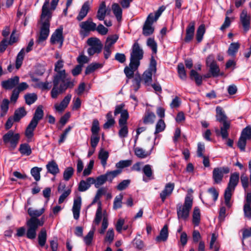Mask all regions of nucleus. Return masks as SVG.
I'll return each mask as SVG.
<instances>
[{
	"label": "nucleus",
	"mask_w": 251,
	"mask_h": 251,
	"mask_svg": "<svg viewBox=\"0 0 251 251\" xmlns=\"http://www.w3.org/2000/svg\"><path fill=\"white\" fill-rule=\"evenodd\" d=\"M64 61L58 60L54 65L55 74L53 76V88L50 94L52 99L57 98L59 94L63 93L68 89H72L75 86V79L69 76L63 69Z\"/></svg>",
	"instance_id": "f257e3e1"
},
{
	"label": "nucleus",
	"mask_w": 251,
	"mask_h": 251,
	"mask_svg": "<svg viewBox=\"0 0 251 251\" xmlns=\"http://www.w3.org/2000/svg\"><path fill=\"white\" fill-rule=\"evenodd\" d=\"M59 0H52L50 8H49L50 0H46L42 8L41 15V26L39 35L36 42L42 44L48 38L50 34V22L52 17V11L54 10Z\"/></svg>",
	"instance_id": "f03ea898"
},
{
	"label": "nucleus",
	"mask_w": 251,
	"mask_h": 251,
	"mask_svg": "<svg viewBox=\"0 0 251 251\" xmlns=\"http://www.w3.org/2000/svg\"><path fill=\"white\" fill-rule=\"evenodd\" d=\"M45 211V208L34 209L29 207L27 212L31 218L26 221L27 230L26 233V237L29 239H34L36 236V231L39 226H42L44 221L37 218L40 216Z\"/></svg>",
	"instance_id": "7ed1b4c3"
},
{
	"label": "nucleus",
	"mask_w": 251,
	"mask_h": 251,
	"mask_svg": "<svg viewBox=\"0 0 251 251\" xmlns=\"http://www.w3.org/2000/svg\"><path fill=\"white\" fill-rule=\"evenodd\" d=\"M239 178L240 175L239 173L237 172L231 173L230 176L227 186L224 192L225 202L228 207H231V204L230 201L232 194L239 182Z\"/></svg>",
	"instance_id": "20e7f679"
},
{
	"label": "nucleus",
	"mask_w": 251,
	"mask_h": 251,
	"mask_svg": "<svg viewBox=\"0 0 251 251\" xmlns=\"http://www.w3.org/2000/svg\"><path fill=\"white\" fill-rule=\"evenodd\" d=\"M193 205V199L190 196L185 198L183 204H178L176 206L177 216L178 220H186L189 216L190 211Z\"/></svg>",
	"instance_id": "39448f33"
},
{
	"label": "nucleus",
	"mask_w": 251,
	"mask_h": 251,
	"mask_svg": "<svg viewBox=\"0 0 251 251\" xmlns=\"http://www.w3.org/2000/svg\"><path fill=\"white\" fill-rule=\"evenodd\" d=\"M144 51L137 42H135L132 46L130 53V66L134 68H138L140 65V61L143 58Z\"/></svg>",
	"instance_id": "423d86ee"
},
{
	"label": "nucleus",
	"mask_w": 251,
	"mask_h": 251,
	"mask_svg": "<svg viewBox=\"0 0 251 251\" xmlns=\"http://www.w3.org/2000/svg\"><path fill=\"white\" fill-rule=\"evenodd\" d=\"M87 44L89 46L87 49V53L89 56H92L95 53L99 54L101 51L103 46L99 38H89L87 41Z\"/></svg>",
	"instance_id": "0eeeda50"
},
{
	"label": "nucleus",
	"mask_w": 251,
	"mask_h": 251,
	"mask_svg": "<svg viewBox=\"0 0 251 251\" xmlns=\"http://www.w3.org/2000/svg\"><path fill=\"white\" fill-rule=\"evenodd\" d=\"M79 25L81 28L79 31L80 35L83 37L87 36L91 31H94L96 29V24L93 22L91 18L81 22Z\"/></svg>",
	"instance_id": "6e6552de"
},
{
	"label": "nucleus",
	"mask_w": 251,
	"mask_h": 251,
	"mask_svg": "<svg viewBox=\"0 0 251 251\" xmlns=\"http://www.w3.org/2000/svg\"><path fill=\"white\" fill-rule=\"evenodd\" d=\"M230 172L228 167L215 168L212 172V178L214 184H220L223 179L224 174H227Z\"/></svg>",
	"instance_id": "1a4fd4ad"
},
{
	"label": "nucleus",
	"mask_w": 251,
	"mask_h": 251,
	"mask_svg": "<svg viewBox=\"0 0 251 251\" xmlns=\"http://www.w3.org/2000/svg\"><path fill=\"white\" fill-rule=\"evenodd\" d=\"M20 137L19 133H14L12 130H10L3 136L2 139L4 144L9 143L10 147L14 149L16 147Z\"/></svg>",
	"instance_id": "9d476101"
},
{
	"label": "nucleus",
	"mask_w": 251,
	"mask_h": 251,
	"mask_svg": "<svg viewBox=\"0 0 251 251\" xmlns=\"http://www.w3.org/2000/svg\"><path fill=\"white\" fill-rule=\"evenodd\" d=\"M206 63L209 67V72L213 77H217L220 75V70L214 59L213 55H209L206 58Z\"/></svg>",
	"instance_id": "9b49d317"
},
{
	"label": "nucleus",
	"mask_w": 251,
	"mask_h": 251,
	"mask_svg": "<svg viewBox=\"0 0 251 251\" xmlns=\"http://www.w3.org/2000/svg\"><path fill=\"white\" fill-rule=\"evenodd\" d=\"M251 19V16L248 14L247 11L244 9L240 14V21L245 32H247L250 29Z\"/></svg>",
	"instance_id": "f8f14e48"
},
{
	"label": "nucleus",
	"mask_w": 251,
	"mask_h": 251,
	"mask_svg": "<svg viewBox=\"0 0 251 251\" xmlns=\"http://www.w3.org/2000/svg\"><path fill=\"white\" fill-rule=\"evenodd\" d=\"M20 77L18 76H14L7 80L2 81L1 85L2 88L6 90H11L15 88L19 83Z\"/></svg>",
	"instance_id": "ddd939ff"
},
{
	"label": "nucleus",
	"mask_w": 251,
	"mask_h": 251,
	"mask_svg": "<svg viewBox=\"0 0 251 251\" xmlns=\"http://www.w3.org/2000/svg\"><path fill=\"white\" fill-rule=\"evenodd\" d=\"M244 216L251 219V192L246 194L243 206Z\"/></svg>",
	"instance_id": "4468645a"
},
{
	"label": "nucleus",
	"mask_w": 251,
	"mask_h": 251,
	"mask_svg": "<svg viewBox=\"0 0 251 251\" xmlns=\"http://www.w3.org/2000/svg\"><path fill=\"white\" fill-rule=\"evenodd\" d=\"M64 41L63 36V28H59L56 29L52 33L50 37V43L52 44L59 43L62 46Z\"/></svg>",
	"instance_id": "2eb2a0df"
},
{
	"label": "nucleus",
	"mask_w": 251,
	"mask_h": 251,
	"mask_svg": "<svg viewBox=\"0 0 251 251\" xmlns=\"http://www.w3.org/2000/svg\"><path fill=\"white\" fill-rule=\"evenodd\" d=\"M175 188V184L172 182L167 183L164 189L160 193V198L162 202H164L167 198L171 195Z\"/></svg>",
	"instance_id": "dca6fc26"
},
{
	"label": "nucleus",
	"mask_w": 251,
	"mask_h": 251,
	"mask_svg": "<svg viewBox=\"0 0 251 251\" xmlns=\"http://www.w3.org/2000/svg\"><path fill=\"white\" fill-rule=\"evenodd\" d=\"M195 30V22L191 21L186 27V36L184 41L186 43L190 42L194 38Z\"/></svg>",
	"instance_id": "f3484780"
},
{
	"label": "nucleus",
	"mask_w": 251,
	"mask_h": 251,
	"mask_svg": "<svg viewBox=\"0 0 251 251\" xmlns=\"http://www.w3.org/2000/svg\"><path fill=\"white\" fill-rule=\"evenodd\" d=\"M81 205V198L79 196L74 199L72 211L73 217L75 220H78L79 217L80 210Z\"/></svg>",
	"instance_id": "a211bd4d"
},
{
	"label": "nucleus",
	"mask_w": 251,
	"mask_h": 251,
	"mask_svg": "<svg viewBox=\"0 0 251 251\" xmlns=\"http://www.w3.org/2000/svg\"><path fill=\"white\" fill-rule=\"evenodd\" d=\"M90 9V3L89 1H85L82 5L80 10L76 17L78 21L82 20L87 15Z\"/></svg>",
	"instance_id": "6ab92c4d"
},
{
	"label": "nucleus",
	"mask_w": 251,
	"mask_h": 251,
	"mask_svg": "<svg viewBox=\"0 0 251 251\" xmlns=\"http://www.w3.org/2000/svg\"><path fill=\"white\" fill-rule=\"evenodd\" d=\"M168 229L167 225L164 226L163 228L161 229L159 234L156 237L155 240L157 243L161 242H165L168 238Z\"/></svg>",
	"instance_id": "aec40b11"
},
{
	"label": "nucleus",
	"mask_w": 251,
	"mask_h": 251,
	"mask_svg": "<svg viewBox=\"0 0 251 251\" xmlns=\"http://www.w3.org/2000/svg\"><path fill=\"white\" fill-rule=\"evenodd\" d=\"M88 180L95 185V187L96 188H99L100 186L104 184L107 181L104 174L97 176L96 178L89 177Z\"/></svg>",
	"instance_id": "412c9836"
},
{
	"label": "nucleus",
	"mask_w": 251,
	"mask_h": 251,
	"mask_svg": "<svg viewBox=\"0 0 251 251\" xmlns=\"http://www.w3.org/2000/svg\"><path fill=\"white\" fill-rule=\"evenodd\" d=\"M44 116V111L42 106H38L35 110L33 117L30 122L38 125L39 122L42 119Z\"/></svg>",
	"instance_id": "4be33fe9"
},
{
	"label": "nucleus",
	"mask_w": 251,
	"mask_h": 251,
	"mask_svg": "<svg viewBox=\"0 0 251 251\" xmlns=\"http://www.w3.org/2000/svg\"><path fill=\"white\" fill-rule=\"evenodd\" d=\"M46 168L47 169L48 173L54 176L56 175L59 172V169L58 165L54 160L49 161L46 165Z\"/></svg>",
	"instance_id": "5701e85b"
},
{
	"label": "nucleus",
	"mask_w": 251,
	"mask_h": 251,
	"mask_svg": "<svg viewBox=\"0 0 251 251\" xmlns=\"http://www.w3.org/2000/svg\"><path fill=\"white\" fill-rule=\"evenodd\" d=\"M37 125L29 123L25 131V136L27 139V141L30 142L34 135V131Z\"/></svg>",
	"instance_id": "b1692460"
},
{
	"label": "nucleus",
	"mask_w": 251,
	"mask_h": 251,
	"mask_svg": "<svg viewBox=\"0 0 251 251\" xmlns=\"http://www.w3.org/2000/svg\"><path fill=\"white\" fill-rule=\"evenodd\" d=\"M107 9L106 4L104 1H102L100 5L97 12V18L100 21L104 20L106 13Z\"/></svg>",
	"instance_id": "393cba45"
},
{
	"label": "nucleus",
	"mask_w": 251,
	"mask_h": 251,
	"mask_svg": "<svg viewBox=\"0 0 251 251\" xmlns=\"http://www.w3.org/2000/svg\"><path fill=\"white\" fill-rule=\"evenodd\" d=\"M26 115V112L24 107H21L15 111L14 116V121L15 122H19L23 117Z\"/></svg>",
	"instance_id": "a878e982"
},
{
	"label": "nucleus",
	"mask_w": 251,
	"mask_h": 251,
	"mask_svg": "<svg viewBox=\"0 0 251 251\" xmlns=\"http://www.w3.org/2000/svg\"><path fill=\"white\" fill-rule=\"evenodd\" d=\"M216 119L220 123H222L223 125L225 122H228L226 121L227 117L225 115L224 111L223 110L222 107L217 106L216 107Z\"/></svg>",
	"instance_id": "bb28decb"
},
{
	"label": "nucleus",
	"mask_w": 251,
	"mask_h": 251,
	"mask_svg": "<svg viewBox=\"0 0 251 251\" xmlns=\"http://www.w3.org/2000/svg\"><path fill=\"white\" fill-rule=\"evenodd\" d=\"M121 173L122 171L121 170H115L111 171H107L104 175L105 176L106 181L111 183L113 179L119 175Z\"/></svg>",
	"instance_id": "cd10ccee"
},
{
	"label": "nucleus",
	"mask_w": 251,
	"mask_h": 251,
	"mask_svg": "<svg viewBox=\"0 0 251 251\" xmlns=\"http://www.w3.org/2000/svg\"><path fill=\"white\" fill-rule=\"evenodd\" d=\"M47 238V234L46 230L42 228L40 230L38 236V244L41 247H44L46 243Z\"/></svg>",
	"instance_id": "c85d7f7f"
},
{
	"label": "nucleus",
	"mask_w": 251,
	"mask_h": 251,
	"mask_svg": "<svg viewBox=\"0 0 251 251\" xmlns=\"http://www.w3.org/2000/svg\"><path fill=\"white\" fill-rule=\"evenodd\" d=\"M240 48V44L238 42L232 43L230 44L227 53L228 55L235 56Z\"/></svg>",
	"instance_id": "c756f323"
},
{
	"label": "nucleus",
	"mask_w": 251,
	"mask_h": 251,
	"mask_svg": "<svg viewBox=\"0 0 251 251\" xmlns=\"http://www.w3.org/2000/svg\"><path fill=\"white\" fill-rule=\"evenodd\" d=\"M154 30L152 25L148 24V20L145 21L143 26V34L145 36H149L151 35Z\"/></svg>",
	"instance_id": "7c9ffc66"
},
{
	"label": "nucleus",
	"mask_w": 251,
	"mask_h": 251,
	"mask_svg": "<svg viewBox=\"0 0 251 251\" xmlns=\"http://www.w3.org/2000/svg\"><path fill=\"white\" fill-rule=\"evenodd\" d=\"M88 177L85 180H81L78 184V190L80 192H84L87 190L91 186V184H93L88 180Z\"/></svg>",
	"instance_id": "2f4dec72"
},
{
	"label": "nucleus",
	"mask_w": 251,
	"mask_h": 251,
	"mask_svg": "<svg viewBox=\"0 0 251 251\" xmlns=\"http://www.w3.org/2000/svg\"><path fill=\"white\" fill-rule=\"evenodd\" d=\"M109 157V153L108 151L101 149L99 153L98 158L100 160L102 166L104 168L107 163V160Z\"/></svg>",
	"instance_id": "473e14b6"
},
{
	"label": "nucleus",
	"mask_w": 251,
	"mask_h": 251,
	"mask_svg": "<svg viewBox=\"0 0 251 251\" xmlns=\"http://www.w3.org/2000/svg\"><path fill=\"white\" fill-rule=\"evenodd\" d=\"M9 101L8 99H4L1 102L0 104V117L4 116L9 109Z\"/></svg>",
	"instance_id": "72a5a7b5"
},
{
	"label": "nucleus",
	"mask_w": 251,
	"mask_h": 251,
	"mask_svg": "<svg viewBox=\"0 0 251 251\" xmlns=\"http://www.w3.org/2000/svg\"><path fill=\"white\" fill-rule=\"evenodd\" d=\"M112 9L114 15L118 21H120L122 18V9L117 3H114L112 6Z\"/></svg>",
	"instance_id": "f704fd0d"
},
{
	"label": "nucleus",
	"mask_w": 251,
	"mask_h": 251,
	"mask_svg": "<svg viewBox=\"0 0 251 251\" xmlns=\"http://www.w3.org/2000/svg\"><path fill=\"white\" fill-rule=\"evenodd\" d=\"M25 49L23 48L18 53L15 62V67L17 69H19L22 66L25 56Z\"/></svg>",
	"instance_id": "c9c22d12"
},
{
	"label": "nucleus",
	"mask_w": 251,
	"mask_h": 251,
	"mask_svg": "<svg viewBox=\"0 0 251 251\" xmlns=\"http://www.w3.org/2000/svg\"><path fill=\"white\" fill-rule=\"evenodd\" d=\"M201 221L200 210L198 207H195L193 213L192 222L195 226H198Z\"/></svg>",
	"instance_id": "e433bc0d"
},
{
	"label": "nucleus",
	"mask_w": 251,
	"mask_h": 251,
	"mask_svg": "<svg viewBox=\"0 0 251 251\" xmlns=\"http://www.w3.org/2000/svg\"><path fill=\"white\" fill-rule=\"evenodd\" d=\"M19 151L22 154L26 156L30 155L32 152L30 146L27 143L21 144L19 149Z\"/></svg>",
	"instance_id": "4c0bfd02"
},
{
	"label": "nucleus",
	"mask_w": 251,
	"mask_h": 251,
	"mask_svg": "<svg viewBox=\"0 0 251 251\" xmlns=\"http://www.w3.org/2000/svg\"><path fill=\"white\" fill-rule=\"evenodd\" d=\"M155 115L154 113L147 111L143 118V122L145 124H153L155 119Z\"/></svg>",
	"instance_id": "58836bf2"
},
{
	"label": "nucleus",
	"mask_w": 251,
	"mask_h": 251,
	"mask_svg": "<svg viewBox=\"0 0 251 251\" xmlns=\"http://www.w3.org/2000/svg\"><path fill=\"white\" fill-rule=\"evenodd\" d=\"M134 152L135 154L138 157L140 158H145L151 154V151L150 152L146 151L142 148L137 147L134 149Z\"/></svg>",
	"instance_id": "ea45409f"
},
{
	"label": "nucleus",
	"mask_w": 251,
	"mask_h": 251,
	"mask_svg": "<svg viewBox=\"0 0 251 251\" xmlns=\"http://www.w3.org/2000/svg\"><path fill=\"white\" fill-rule=\"evenodd\" d=\"M102 67V65L99 63H93L89 65L86 68L85 74V75H89L96 69L101 68Z\"/></svg>",
	"instance_id": "a19ab883"
},
{
	"label": "nucleus",
	"mask_w": 251,
	"mask_h": 251,
	"mask_svg": "<svg viewBox=\"0 0 251 251\" xmlns=\"http://www.w3.org/2000/svg\"><path fill=\"white\" fill-rule=\"evenodd\" d=\"M205 32V25L203 24L200 25L198 27L196 32V39L198 43H200L202 40Z\"/></svg>",
	"instance_id": "79ce46f5"
},
{
	"label": "nucleus",
	"mask_w": 251,
	"mask_h": 251,
	"mask_svg": "<svg viewBox=\"0 0 251 251\" xmlns=\"http://www.w3.org/2000/svg\"><path fill=\"white\" fill-rule=\"evenodd\" d=\"M75 170L72 167H68L65 168L63 174V179L65 181H68L74 174Z\"/></svg>",
	"instance_id": "37998d69"
},
{
	"label": "nucleus",
	"mask_w": 251,
	"mask_h": 251,
	"mask_svg": "<svg viewBox=\"0 0 251 251\" xmlns=\"http://www.w3.org/2000/svg\"><path fill=\"white\" fill-rule=\"evenodd\" d=\"M98 208L96 211L94 222L96 225H99L102 219L101 202L99 201Z\"/></svg>",
	"instance_id": "c03bdc74"
},
{
	"label": "nucleus",
	"mask_w": 251,
	"mask_h": 251,
	"mask_svg": "<svg viewBox=\"0 0 251 251\" xmlns=\"http://www.w3.org/2000/svg\"><path fill=\"white\" fill-rule=\"evenodd\" d=\"M25 103L30 105L35 102L37 100V96L35 93H28L24 96Z\"/></svg>",
	"instance_id": "a18cd8bd"
},
{
	"label": "nucleus",
	"mask_w": 251,
	"mask_h": 251,
	"mask_svg": "<svg viewBox=\"0 0 251 251\" xmlns=\"http://www.w3.org/2000/svg\"><path fill=\"white\" fill-rule=\"evenodd\" d=\"M230 127L229 122H225L220 128V133L223 139L227 138L228 133L227 130Z\"/></svg>",
	"instance_id": "49530a36"
},
{
	"label": "nucleus",
	"mask_w": 251,
	"mask_h": 251,
	"mask_svg": "<svg viewBox=\"0 0 251 251\" xmlns=\"http://www.w3.org/2000/svg\"><path fill=\"white\" fill-rule=\"evenodd\" d=\"M132 164V160L130 159L120 160L116 164V167L117 170H121L130 166Z\"/></svg>",
	"instance_id": "de8ad7c7"
},
{
	"label": "nucleus",
	"mask_w": 251,
	"mask_h": 251,
	"mask_svg": "<svg viewBox=\"0 0 251 251\" xmlns=\"http://www.w3.org/2000/svg\"><path fill=\"white\" fill-rule=\"evenodd\" d=\"M177 69L180 78L183 80H186L187 75L184 65L182 63H179L177 65Z\"/></svg>",
	"instance_id": "09e8293b"
},
{
	"label": "nucleus",
	"mask_w": 251,
	"mask_h": 251,
	"mask_svg": "<svg viewBox=\"0 0 251 251\" xmlns=\"http://www.w3.org/2000/svg\"><path fill=\"white\" fill-rule=\"evenodd\" d=\"M123 199V195L122 194H120L115 197L113 202L114 209L116 210L122 207Z\"/></svg>",
	"instance_id": "8fccbe9b"
},
{
	"label": "nucleus",
	"mask_w": 251,
	"mask_h": 251,
	"mask_svg": "<svg viewBox=\"0 0 251 251\" xmlns=\"http://www.w3.org/2000/svg\"><path fill=\"white\" fill-rule=\"evenodd\" d=\"M95 228L91 230L88 234L83 238V241L86 246H90L92 244L94 238Z\"/></svg>",
	"instance_id": "3c124183"
},
{
	"label": "nucleus",
	"mask_w": 251,
	"mask_h": 251,
	"mask_svg": "<svg viewBox=\"0 0 251 251\" xmlns=\"http://www.w3.org/2000/svg\"><path fill=\"white\" fill-rule=\"evenodd\" d=\"M42 168L34 167L30 170V173L36 181L40 179V172L42 171Z\"/></svg>",
	"instance_id": "603ef678"
},
{
	"label": "nucleus",
	"mask_w": 251,
	"mask_h": 251,
	"mask_svg": "<svg viewBox=\"0 0 251 251\" xmlns=\"http://www.w3.org/2000/svg\"><path fill=\"white\" fill-rule=\"evenodd\" d=\"M153 74L150 72L145 71L143 74V79L145 85L149 86L151 85L152 79V76Z\"/></svg>",
	"instance_id": "864d4df0"
},
{
	"label": "nucleus",
	"mask_w": 251,
	"mask_h": 251,
	"mask_svg": "<svg viewBox=\"0 0 251 251\" xmlns=\"http://www.w3.org/2000/svg\"><path fill=\"white\" fill-rule=\"evenodd\" d=\"M165 127L166 125L164 121L162 119H160L156 123L155 126V130L154 134L156 135L157 133L164 131L165 130Z\"/></svg>",
	"instance_id": "5fc2aeb1"
},
{
	"label": "nucleus",
	"mask_w": 251,
	"mask_h": 251,
	"mask_svg": "<svg viewBox=\"0 0 251 251\" xmlns=\"http://www.w3.org/2000/svg\"><path fill=\"white\" fill-rule=\"evenodd\" d=\"M118 39V36L116 35L108 36L106 40L105 47L111 48V47L117 42Z\"/></svg>",
	"instance_id": "6e6d98bb"
},
{
	"label": "nucleus",
	"mask_w": 251,
	"mask_h": 251,
	"mask_svg": "<svg viewBox=\"0 0 251 251\" xmlns=\"http://www.w3.org/2000/svg\"><path fill=\"white\" fill-rule=\"evenodd\" d=\"M129 118V114L127 110L124 111L121 114V117L119 120V126L126 125L127 120Z\"/></svg>",
	"instance_id": "4d7b16f0"
},
{
	"label": "nucleus",
	"mask_w": 251,
	"mask_h": 251,
	"mask_svg": "<svg viewBox=\"0 0 251 251\" xmlns=\"http://www.w3.org/2000/svg\"><path fill=\"white\" fill-rule=\"evenodd\" d=\"M138 68H134L133 66H130L129 63V67H126L124 69L125 74L126 76L130 79L133 77L134 72Z\"/></svg>",
	"instance_id": "13d9d810"
},
{
	"label": "nucleus",
	"mask_w": 251,
	"mask_h": 251,
	"mask_svg": "<svg viewBox=\"0 0 251 251\" xmlns=\"http://www.w3.org/2000/svg\"><path fill=\"white\" fill-rule=\"evenodd\" d=\"M141 81V76L136 75L132 80V87L135 92H137L140 87V83Z\"/></svg>",
	"instance_id": "bf43d9fd"
},
{
	"label": "nucleus",
	"mask_w": 251,
	"mask_h": 251,
	"mask_svg": "<svg viewBox=\"0 0 251 251\" xmlns=\"http://www.w3.org/2000/svg\"><path fill=\"white\" fill-rule=\"evenodd\" d=\"M34 87L35 88H38L41 89L42 90H49L50 89L51 86L50 85V82L48 81L46 82H38V83L35 84L34 85Z\"/></svg>",
	"instance_id": "052dcab7"
},
{
	"label": "nucleus",
	"mask_w": 251,
	"mask_h": 251,
	"mask_svg": "<svg viewBox=\"0 0 251 251\" xmlns=\"http://www.w3.org/2000/svg\"><path fill=\"white\" fill-rule=\"evenodd\" d=\"M247 140V139L241 135H240L237 143V146L240 149L241 151H245Z\"/></svg>",
	"instance_id": "680f3d73"
},
{
	"label": "nucleus",
	"mask_w": 251,
	"mask_h": 251,
	"mask_svg": "<svg viewBox=\"0 0 251 251\" xmlns=\"http://www.w3.org/2000/svg\"><path fill=\"white\" fill-rule=\"evenodd\" d=\"M114 238V232L112 228H109L106 232L105 237L104 238V241L108 242L109 244H111Z\"/></svg>",
	"instance_id": "e2e57ef3"
},
{
	"label": "nucleus",
	"mask_w": 251,
	"mask_h": 251,
	"mask_svg": "<svg viewBox=\"0 0 251 251\" xmlns=\"http://www.w3.org/2000/svg\"><path fill=\"white\" fill-rule=\"evenodd\" d=\"M143 172L144 173V175L148 178H150V179L152 178L151 177L152 176V170L151 169V165L149 164L145 165L143 169H142Z\"/></svg>",
	"instance_id": "0e129e2a"
},
{
	"label": "nucleus",
	"mask_w": 251,
	"mask_h": 251,
	"mask_svg": "<svg viewBox=\"0 0 251 251\" xmlns=\"http://www.w3.org/2000/svg\"><path fill=\"white\" fill-rule=\"evenodd\" d=\"M94 161L93 160H90L89 163L83 172V175L84 176H88L91 174L92 170L94 167Z\"/></svg>",
	"instance_id": "69168bd1"
},
{
	"label": "nucleus",
	"mask_w": 251,
	"mask_h": 251,
	"mask_svg": "<svg viewBox=\"0 0 251 251\" xmlns=\"http://www.w3.org/2000/svg\"><path fill=\"white\" fill-rule=\"evenodd\" d=\"M147 46L150 47L153 53L157 52V43L154 39L152 38H149L147 41Z\"/></svg>",
	"instance_id": "338daca9"
},
{
	"label": "nucleus",
	"mask_w": 251,
	"mask_h": 251,
	"mask_svg": "<svg viewBox=\"0 0 251 251\" xmlns=\"http://www.w3.org/2000/svg\"><path fill=\"white\" fill-rule=\"evenodd\" d=\"M241 135L248 140L251 139V126H248L243 128Z\"/></svg>",
	"instance_id": "774afa93"
}]
</instances>
